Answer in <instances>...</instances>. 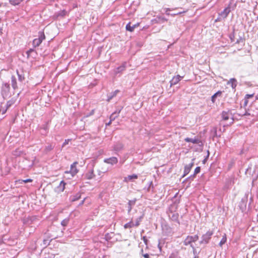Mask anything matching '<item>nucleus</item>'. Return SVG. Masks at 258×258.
<instances>
[{
    "mask_svg": "<svg viewBox=\"0 0 258 258\" xmlns=\"http://www.w3.org/2000/svg\"><path fill=\"white\" fill-rule=\"evenodd\" d=\"M192 247L193 249V252L195 255L194 258H197L198 257V254L199 253V251H197V250L196 248H195L193 246Z\"/></svg>",
    "mask_w": 258,
    "mask_h": 258,
    "instance_id": "41",
    "label": "nucleus"
},
{
    "mask_svg": "<svg viewBox=\"0 0 258 258\" xmlns=\"http://www.w3.org/2000/svg\"><path fill=\"white\" fill-rule=\"evenodd\" d=\"M11 85L14 90L18 89V85L17 83V80L14 76L11 77Z\"/></svg>",
    "mask_w": 258,
    "mask_h": 258,
    "instance_id": "13",
    "label": "nucleus"
},
{
    "mask_svg": "<svg viewBox=\"0 0 258 258\" xmlns=\"http://www.w3.org/2000/svg\"><path fill=\"white\" fill-rule=\"evenodd\" d=\"M255 99L258 100V94L255 96Z\"/></svg>",
    "mask_w": 258,
    "mask_h": 258,
    "instance_id": "57",
    "label": "nucleus"
},
{
    "mask_svg": "<svg viewBox=\"0 0 258 258\" xmlns=\"http://www.w3.org/2000/svg\"><path fill=\"white\" fill-rule=\"evenodd\" d=\"M85 200V198H84V200L82 201V202L80 203L79 206L82 205L84 204Z\"/></svg>",
    "mask_w": 258,
    "mask_h": 258,
    "instance_id": "50",
    "label": "nucleus"
},
{
    "mask_svg": "<svg viewBox=\"0 0 258 258\" xmlns=\"http://www.w3.org/2000/svg\"><path fill=\"white\" fill-rule=\"evenodd\" d=\"M45 39V36L44 32L40 31L38 32V38H35L33 40V46L34 47H38L42 43V41Z\"/></svg>",
    "mask_w": 258,
    "mask_h": 258,
    "instance_id": "2",
    "label": "nucleus"
},
{
    "mask_svg": "<svg viewBox=\"0 0 258 258\" xmlns=\"http://www.w3.org/2000/svg\"><path fill=\"white\" fill-rule=\"evenodd\" d=\"M123 148V145L120 142H117L113 146V149L115 151H119Z\"/></svg>",
    "mask_w": 258,
    "mask_h": 258,
    "instance_id": "18",
    "label": "nucleus"
},
{
    "mask_svg": "<svg viewBox=\"0 0 258 258\" xmlns=\"http://www.w3.org/2000/svg\"><path fill=\"white\" fill-rule=\"evenodd\" d=\"M113 120H111V115H110V121H109L108 123H107L106 124V126H107V125H110L111 124V123L112 121H113Z\"/></svg>",
    "mask_w": 258,
    "mask_h": 258,
    "instance_id": "46",
    "label": "nucleus"
},
{
    "mask_svg": "<svg viewBox=\"0 0 258 258\" xmlns=\"http://www.w3.org/2000/svg\"><path fill=\"white\" fill-rule=\"evenodd\" d=\"M126 62H124L122 64V65H121L120 66H119V67H117V68H116L115 69H114V74L116 75L117 74H118L119 73H121L123 71H124L126 68Z\"/></svg>",
    "mask_w": 258,
    "mask_h": 258,
    "instance_id": "7",
    "label": "nucleus"
},
{
    "mask_svg": "<svg viewBox=\"0 0 258 258\" xmlns=\"http://www.w3.org/2000/svg\"><path fill=\"white\" fill-rule=\"evenodd\" d=\"M215 228L212 230H209L205 234L202 236V241L201 242H208L211 238V236L214 233Z\"/></svg>",
    "mask_w": 258,
    "mask_h": 258,
    "instance_id": "3",
    "label": "nucleus"
},
{
    "mask_svg": "<svg viewBox=\"0 0 258 258\" xmlns=\"http://www.w3.org/2000/svg\"><path fill=\"white\" fill-rule=\"evenodd\" d=\"M141 252L142 254V255L145 257V258H150V255L148 253H144V250L142 248L141 250Z\"/></svg>",
    "mask_w": 258,
    "mask_h": 258,
    "instance_id": "40",
    "label": "nucleus"
},
{
    "mask_svg": "<svg viewBox=\"0 0 258 258\" xmlns=\"http://www.w3.org/2000/svg\"><path fill=\"white\" fill-rule=\"evenodd\" d=\"M199 239V237L197 235H195L192 236H187V238L185 240V242H196Z\"/></svg>",
    "mask_w": 258,
    "mask_h": 258,
    "instance_id": "17",
    "label": "nucleus"
},
{
    "mask_svg": "<svg viewBox=\"0 0 258 258\" xmlns=\"http://www.w3.org/2000/svg\"><path fill=\"white\" fill-rule=\"evenodd\" d=\"M162 243L164 244V243H160V242H159V243H158V247H159L160 248L161 244Z\"/></svg>",
    "mask_w": 258,
    "mask_h": 258,
    "instance_id": "53",
    "label": "nucleus"
},
{
    "mask_svg": "<svg viewBox=\"0 0 258 258\" xmlns=\"http://www.w3.org/2000/svg\"><path fill=\"white\" fill-rule=\"evenodd\" d=\"M101 170H106V169H105V168H102L101 169Z\"/></svg>",
    "mask_w": 258,
    "mask_h": 258,
    "instance_id": "58",
    "label": "nucleus"
},
{
    "mask_svg": "<svg viewBox=\"0 0 258 258\" xmlns=\"http://www.w3.org/2000/svg\"><path fill=\"white\" fill-rule=\"evenodd\" d=\"M144 217V214H142L141 216H140L139 217H138L136 221L135 224H134V226L136 227H138L140 224V222L142 221L143 218Z\"/></svg>",
    "mask_w": 258,
    "mask_h": 258,
    "instance_id": "30",
    "label": "nucleus"
},
{
    "mask_svg": "<svg viewBox=\"0 0 258 258\" xmlns=\"http://www.w3.org/2000/svg\"><path fill=\"white\" fill-rule=\"evenodd\" d=\"M16 73L18 77L19 81L20 82H23L25 80V76L23 72L22 71L20 72L18 70H17Z\"/></svg>",
    "mask_w": 258,
    "mask_h": 258,
    "instance_id": "19",
    "label": "nucleus"
},
{
    "mask_svg": "<svg viewBox=\"0 0 258 258\" xmlns=\"http://www.w3.org/2000/svg\"><path fill=\"white\" fill-rule=\"evenodd\" d=\"M225 243H219V245L221 247L222 246L223 244H224Z\"/></svg>",
    "mask_w": 258,
    "mask_h": 258,
    "instance_id": "55",
    "label": "nucleus"
},
{
    "mask_svg": "<svg viewBox=\"0 0 258 258\" xmlns=\"http://www.w3.org/2000/svg\"><path fill=\"white\" fill-rule=\"evenodd\" d=\"M69 13L67 12L65 10L60 11L57 13H55L54 15V17L56 19L59 18H64L66 15H68Z\"/></svg>",
    "mask_w": 258,
    "mask_h": 258,
    "instance_id": "6",
    "label": "nucleus"
},
{
    "mask_svg": "<svg viewBox=\"0 0 258 258\" xmlns=\"http://www.w3.org/2000/svg\"><path fill=\"white\" fill-rule=\"evenodd\" d=\"M36 243H30V244L28 246V248L29 251L33 252L36 250Z\"/></svg>",
    "mask_w": 258,
    "mask_h": 258,
    "instance_id": "26",
    "label": "nucleus"
},
{
    "mask_svg": "<svg viewBox=\"0 0 258 258\" xmlns=\"http://www.w3.org/2000/svg\"><path fill=\"white\" fill-rule=\"evenodd\" d=\"M94 112H95V110H94V109H93V110H92L90 111V112L88 114H87V115H86V116H87V117H88V116H91V115H93V114H94Z\"/></svg>",
    "mask_w": 258,
    "mask_h": 258,
    "instance_id": "44",
    "label": "nucleus"
},
{
    "mask_svg": "<svg viewBox=\"0 0 258 258\" xmlns=\"http://www.w3.org/2000/svg\"><path fill=\"white\" fill-rule=\"evenodd\" d=\"M142 246L143 247L145 246L146 248H148V243L147 242L144 243V245H143Z\"/></svg>",
    "mask_w": 258,
    "mask_h": 258,
    "instance_id": "49",
    "label": "nucleus"
},
{
    "mask_svg": "<svg viewBox=\"0 0 258 258\" xmlns=\"http://www.w3.org/2000/svg\"><path fill=\"white\" fill-rule=\"evenodd\" d=\"M226 237L225 236V234L224 236H223V238L221 239L220 242H226Z\"/></svg>",
    "mask_w": 258,
    "mask_h": 258,
    "instance_id": "45",
    "label": "nucleus"
},
{
    "mask_svg": "<svg viewBox=\"0 0 258 258\" xmlns=\"http://www.w3.org/2000/svg\"><path fill=\"white\" fill-rule=\"evenodd\" d=\"M66 183L63 181H61L57 188L59 191H63L65 188Z\"/></svg>",
    "mask_w": 258,
    "mask_h": 258,
    "instance_id": "24",
    "label": "nucleus"
},
{
    "mask_svg": "<svg viewBox=\"0 0 258 258\" xmlns=\"http://www.w3.org/2000/svg\"><path fill=\"white\" fill-rule=\"evenodd\" d=\"M253 96V94H246L245 97V100L244 103V105L246 106L248 103V100L247 99L252 97Z\"/></svg>",
    "mask_w": 258,
    "mask_h": 258,
    "instance_id": "34",
    "label": "nucleus"
},
{
    "mask_svg": "<svg viewBox=\"0 0 258 258\" xmlns=\"http://www.w3.org/2000/svg\"><path fill=\"white\" fill-rule=\"evenodd\" d=\"M54 148V146L51 144H49L46 145L44 148V152L45 153L51 151Z\"/></svg>",
    "mask_w": 258,
    "mask_h": 258,
    "instance_id": "25",
    "label": "nucleus"
},
{
    "mask_svg": "<svg viewBox=\"0 0 258 258\" xmlns=\"http://www.w3.org/2000/svg\"><path fill=\"white\" fill-rule=\"evenodd\" d=\"M43 128L45 131H46V130H47V127H46V126H44V127H43Z\"/></svg>",
    "mask_w": 258,
    "mask_h": 258,
    "instance_id": "56",
    "label": "nucleus"
},
{
    "mask_svg": "<svg viewBox=\"0 0 258 258\" xmlns=\"http://www.w3.org/2000/svg\"><path fill=\"white\" fill-rule=\"evenodd\" d=\"M122 107L120 108L116 109L114 112H113L111 114V120H114L116 117H118L119 114L120 113Z\"/></svg>",
    "mask_w": 258,
    "mask_h": 258,
    "instance_id": "16",
    "label": "nucleus"
},
{
    "mask_svg": "<svg viewBox=\"0 0 258 258\" xmlns=\"http://www.w3.org/2000/svg\"><path fill=\"white\" fill-rule=\"evenodd\" d=\"M10 86L8 83H3L1 87V93L4 99H6L10 96Z\"/></svg>",
    "mask_w": 258,
    "mask_h": 258,
    "instance_id": "1",
    "label": "nucleus"
},
{
    "mask_svg": "<svg viewBox=\"0 0 258 258\" xmlns=\"http://www.w3.org/2000/svg\"><path fill=\"white\" fill-rule=\"evenodd\" d=\"M104 162L106 163L113 165L118 162V159L115 157H112L109 158L104 159Z\"/></svg>",
    "mask_w": 258,
    "mask_h": 258,
    "instance_id": "5",
    "label": "nucleus"
},
{
    "mask_svg": "<svg viewBox=\"0 0 258 258\" xmlns=\"http://www.w3.org/2000/svg\"><path fill=\"white\" fill-rule=\"evenodd\" d=\"M152 182H151L150 183V186L151 185H152Z\"/></svg>",
    "mask_w": 258,
    "mask_h": 258,
    "instance_id": "61",
    "label": "nucleus"
},
{
    "mask_svg": "<svg viewBox=\"0 0 258 258\" xmlns=\"http://www.w3.org/2000/svg\"><path fill=\"white\" fill-rule=\"evenodd\" d=\"M185 141L186 142H191L193 144H199L201 142L200 140L196 138H186L185 139Z\"/></svg>",
    "mask_w": 258,
    "mask_h": 258,
    "instance_id": "20",
    "label": "nucleus"
},
{
    "mask_svg": "<svg viewBox=\"0 0 258 258\" xmlns=\"http://www.w3.org/2000/svg\"><path fill=\"white\" fill-rule=\"evenodd\" d=\"M143 240L144 242H147V239L146 238V237L144 236L143 237Z\"/></svg>",
    "mask_w": 258,
    "mask_h": 258,
    "instance_id": "52",
    "label": "nucleus"
},
{
    "mask_svg": "<svg viewBox=\"0 0 258 258\" xmlns=\"http://www.w3.org/2000/svg\"><path fill=\"white\" fill-rule=\"evenodd\" d=\"M231 84V87L233 89H234L236 87V80L234 78L230 79L229 81L228 82V84Z\"/></svg>",
    "mask_w": 258,
    "mask_h": 258,
    "instance_id": "27",
    "label": "nucleus"
},
{
    "mask_svg": "<svg viewBox=\"0 0 258 258\" xmlns=\"http://www.w3.org/2000/svg\"><path fill=\"white\" fill-rule=\"evenodd\" d=\"M33 53H36V52H35V51L33 49L31 48V49H29L28 50H27L26 51V54L27 55V58H29L30 57L31 54Z\"/></svg>",
    "mask_w": 258,
    "mask_h": 258,
    "instance_id": "37",
    "label": "nucleus"
},
{
    "mask_svg": "<svg viewBox=\"0 0 258 258\" xmlns=\"http://www.w3.org/2000/svg\"><path fill=\"white\" fill-rule=\"evenodd\" d=\"M81 198V194L80 193L77 194L76 195L73 196L71 200L73 202L78 200Z\"/></svg>",
    "mask_w": 258,
    "mask_h": 258,
    "instance_id": "35",
    "label": "nucleus"
},
{
    "mask_svg": "<svg viewBox=\"0 0 258 258\" xmlns=\"http://www.w3.org/2000/svg\"><path fill=\"white\" fill-rule=\"evenodd\" d=\"M194 164V162L192 161L191 163H189V164L187 165L189 168H190L191 169V168L192 167L193 165Z\"/></svg>",
    "mask_w": 258,
    "mask_h": 258,
    "instance_id": "47",
    "label": "nucleus"
},
{
    "mask_svg": "<svg viewBox=\"0 0 258 258\" xmlns=\"http://www.w3.org/2000/svg\"><path fill=\"white\" fill-rule=\"evenodd\" d=\"M139 26V24H134L133 26L131 25V23H128L126 24L125 28L127 31H128L130 32H133L134 31L135 28L138 27Z\"/></svg>",
    "mask_w": 258,
    "mask_h": 258,
    "instance_id": "14",
    "label": "nucleus"
},
{
    "mask_svg": "<svg viewBox=\"0 0 258 258\" xmlns=\"http://www.w3.org/2000/svg\"><path fill=\"white\" fill-rule=\"evenodd\" d=\"M7 110V108H6L5 106L0 105V112H1L2 114H4L5 113H6Z\"/></svg>",
    "mask_w": 258,
    "mask_h": 258,
    "instance_id": "36",
    "label": "nucleus"
},
{
    "mask_svg": "<svg viewBox=\"0 0 258 258\" xmlns=\"http://www.w3.org/2000/svg\"><path fill=\"white\" fill-rule=\"evenodd\" d=\"M70 221V218L69 217H68L64 219H63L61 222V225L63 226V227H65V226H67L69 223Z\"/></svg>",
    "mask_w": 258,
    "mask_h": 258,
    "instance_id": "33",
    "label": "nucleus"
},
{
    "mask_svg": "<svg viewBox=\"0 0 258 258\" xmlns=\"http://www.w3.org/2000/svg\"><path fill=\"white\" fill-rule=\"evenodd\" d=\"M244 115H250V113H248V112H246Z\"/></svg>",
    "mask_w": 258,
    "mask_h": 258,
    "instance_id": "54",
    "label": "nucleus"
},
{
    "mask_svg": "<svg viewBox=\"0 0 258 258\" xmlns=\"http://www.w3.org/2000/svg\"><path fill=\"white\" fill-rule=\"evenodd\" d=\"M107 172V170H101V169H98L97 172L99 175H101L102 173H105Z\"/></svg>",
    "mask_w": 258,
    "mask_h": 258,
    "instance_id": "42",
    "label": "nucleus"
},
{
    "mask_svg": "<svg viewBox=\"0 0 258 258\" xmlns=\"http://www.w3.org/2000/svg\"><path fill=\"white\" fill-rule=\"evenodd\" d=\"M190 243H187V242H185V245H187L188 244H190Z\"/></svg>",
    "mask_w": 258,
    "mask_h": 258,
    "instance_id": "59",
    "label": "nucleus"
},
{
    "mask_svg": "<svg viewBox=\"0 0 258 258\" xmlns=\"http://www.w3.org/2000/svg\"><path fill=\"white\" fill-rule=\"evenodd\" d=\"M71 141V139L65 140L64 142L62 144V147H64L66 145L69 144V142Z\"/></svg>",
    "mask_w": 258,
    "mask_h": 258,
    "instance_id": "43",
    "label": "nucleus"
},
{
    "mask_svg": "<svg viewBox=\"0 0 258 258\" xmlns=\"http://www.w3.org/2000/svg\"><path fill=\"white\" fill-rule=\"evenodd\" d=\"M15 100L13 99H12L7 102V103L5 106L8 109L12 105L15 103Z\"/></svg>",
    "mask_w": 258,
    "mask_h": 258,
    "instance_id": "28",
    "label": "nucleus"
},
{
    "mask_svg": "<svg viewBox=\"0 0 258 258\" xmlns=\"http://www.w3.org/2000/svg\"><path fill=\"white\" fill-rule=\"evenodd\" d=\"M136 200H130L128 202V213H130L132 209V207L135 205Z\"/></svg>",
    "mask_w": 258,
    "mask_h": 258,
    "instance_id": "22",
    "label": "nucleus"
},
{
    "mask_svg": "<svg viewBox=\"0 0 258 258\" xmlns=\"http://www.w3.org/2000/svg\"><path fill=\"white\" fill-rule=\"evenodd\" d=\"M169 218L174 221L177 222L179 224V222L178 220L179 214L177 212H173L170 209L168 213Z\"/></svg>",
    "mask_w": 258,
    "mask_h": 258,
    "instance_id": "4",
    "label": "nucleus"
},
{
    "mask_svg": "<svg viewBox=\"0 0 258 258\" xmlns=\"http://www.w3.org/2000/svg\"><path fill=\"white\" fill-rule=\"evenodd\" d=\"M33 180L30 178H28L25 180H19L18 182L20 183H27L32 182Z\"/></svg>",
    "mask_w": 258,
    "mask_h": 258,
    "instance_id": "39",
    "label": "nucleus"
},
{
    "mask_svg": "<svg viewBox=\"0 0 258 258\" xmlns=\"http://www.w3.org/2000/svg\"><path fill=\"white\" fill-rule=\"evenodd\" d=\"M169 9H168H168H166V12H167V11H169Z\"/></svg>",
    "mask_w": 258,
    "mask_h": 258,
    "instance_id": "60",
    "label": "nucleus"
},
{
    "mask_svg": "<svg viewBox=\"0 0 258 258\" xmlns=\"http://www.w3.org/2000/svg\"><path fill=\"white\" fill-rule=\"evenodd\" d=\"M222 94V92L220 91H218L216 93H215L211 97V101L213 103H215L216 98L218 96H220Z\"/></svg>",
    "mask_w": 258,
    "mask_h": 258,
    "instance_id": "29",
    "label": "nucleus"
},
{
    "mask_svg": "<svg viewBox=\"0 0 258 258\" xmlns=\"http://www.w3.org/2000/svg\"><path fill=\"white\" fill-rule=\"evenodd\" d=\"M78 164L77 162H74L71 166V170L70 172L72 176H74L78 172V170L76 167L77 165Z\"/></svg>",
    "mask_w": 258,
    "mask_h": 258,
    "instance_id": "8",
    "label": "nucleus"
},
{
    "mask_svg": "<svg viewBox=\"0 0 258 258\" xmlns=\"http://www.w3.org/2000/svg\"><path fill=\"white\" fill-rule=\"evenodd\" d=\"M230 113L229 111H223L221 113V117L223 120H227L229 119Z\"/></svg>",
    "mask_w": 258,
    "mask_h": 258,
    "instance_id": "15",
    "label": "nucleus"
},
{
    "mask_svg": "<svg viewBox=\"0 0 258 258\" xmlns=\"http://www.w3.org/2000/svg\"><path fill=\"white\" fill-rule=\"evenodd\" d=\"M119 92V90H116L115 91L112 92L107 95V101L109 102L113 97H115L117 94Z\"/></svg>",
    "mask_w": 258,
    "mask_h": 258,
    "instance_id": "12",
    "label": "nucleus"
},
{
    "mask_svg": "<svg viewBox=\"0 0 258 258\" xmlns=\"http://www.w3.org/2000/svg\"><path fill=\"white\" fill-rule=\"evenodd\" d=\"M230 12V8H226L222 12H221V13L219 14V16L222 17V18L225 19L227 17Z\"/></svg>",
    "mask_w": 258,
    "mask_h": 258,
    "instance_id": "11",
    "label": "nucleus"
},
{
    "mask_svg": "<svg viewBox=\"0 0 258 258\" xmlns=\"http://www.w3.org/2000/svg\"><path fill=\"white\" fill-rule=\"evenodd\" d=\"M191 170V168H189L187 165H185L184 166V173H183V177L186 176L187 174H188L189 173V172H190Z\"/></svg>",
    "mask_w": 258,
    "mask_h": 258,
    "instance_id": "31",
    "label": "nucleus"
},
{
    "mask_svg": "<svg viewBox=\"0 0 258 258\" xmlns=\"http://www.w3.org/2000/svg\"><path fill=\"white\" fill-rule=\"evenodd\" d=\"M95 175L94 173V170L92 168L91 169L89 170L85 174V177L87 179H92L94 178Z\"/></svg>",
    "mask_w": 258,
    "mask_h": 258,
    "instance_id": "10",
    "label": "nucleus"
},
{
    "mask_svg": "<svg viewBox=\"0 0 258 258\" xmlns=\"http://www.w3.org/2000/svg\"><path fill=\"white\" fill-rule=\"evenodd\" d=\"M201 171V168L200 167L198 166V167H197L196 168V169H195V171H194V174L192 175V176L193 177H195V175L197 174H198L199 173H200Z\"/></svg>",
    "mask_w": 258,
    "mask_h": 258,
    "instance_id": "38",
    "label": "nucleus"
},
{
    "mask_svg": "<svg viewBox=\"0 0 258 258\" xmlns=\"http://www.w3.org/2000/svg\"><path fill=\"white\" fill-rule=\"evenodd\" d=\"M137 178H138V175L137 174H134L132 175H128L127 177H125L124 181L128 182V181Z\"/></svg>",
    "mask_w": 258,
    "mask_h": 258,
    "instance_id": "21",
    "label": "nucleus"
},
{
    "mask_svg": "<svg viewBox=\"0 0 258 258\" xmlns=\"http://www.w3.org/2000/svg\"><path fill=\"white\" fill-rule=\"evenodd\" d=\"M194 178H195V177H193L192 175H191L188 177V178H189V179H191L192 180Z\"/></svg>",
    "mask_w": 258,
    "mask_h": 258,
    "instance_id": "51",
    "label": "nucleus"
},
{
    "mask_svg": "<svg viewBox=\"0 0 258 258\" xmlns=\"http://www.w3.org/2000/svg\"><path fill=\"white\" fill-rule=\"evenodd\" d=\"M221 18H222L221 17H220V16H219V17H218V18H217V19L215 20V22H218V21H220V20L221 19Z\"/></svg>",
    "mask_w": 258,
    "mask_h": 258,
    "instance_id": "48",
    "label": "nucleus"
},
{
    "mask_svg": "<svg viewBox=\"0 0 258 258\" xmlns=\"http://www.w3.org/2000/svg\"><path fill=\"white\" fill-rule=\"evenodd\" d=\"M134 223H133V222L131 221L127 223H126L124 225V228L125 229H127V228H131L133 227H134Z\"/></svg>",
    "mask_w": 258,
    "mask_h": 258,
    "instance_id": "32",
    "label": "nucleus"
},
{
    "mask_svg": "<svg viewBox=\"0 0 258 258\" xmlns=\"http://www.w3.org/2000/svg\"><path fill=\"white\" fill-rule=\"evenodd\" d=\"M181 77L178 75L173 77L172 80L170 81V86L177 84L181 80Z\"/></svg>",
    "mask_w": 258,
    "mask_h": 258,
    "instance_id": "9",
    "label": "nucleus"
},
{
    "mask_svg": "<svg viewBox=\"0 0 258 258\" xmlns=\"http://www.w3.org/2000/svg\"><path fill=\"white\" fill-rule=\"evenodd\" d=\"M36 219V217L34 216L29 217L26 220H25L24 223L25 224H31Z\"/></svg>",
    "mask_w": 258,
    "mask_h": 258,
    "instance_id": "23",
    "label": "nucleus"
}]
</instances>
